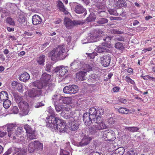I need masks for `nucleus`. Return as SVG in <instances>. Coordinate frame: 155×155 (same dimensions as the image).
Returning a JSON list of instances; mask_svg holds the SVG:
<instances>
[{
    "label": "nucleus",
    "instance_id": "a19ab883",
    "mask_svg": "<svg viewBox=\"0 0 155 155\" xmlns=\"http://www.w3.org/2000/svg\"><path fill=\"white\" fill-rule=\"evenodd\" d=\"M96 18V15L94 14H91L89 17L87 18L86 20L87 22L93 21Z\"/></svg>",
    "mask_w": 155,
    "mask_h": 155
},
{
    "label": "nucleus",
    "instance_id": "e2e57ef3",
    "mask_svg": "<svg viewBox=\"0 0 155 155\" xmlns=\"http://www.w3.org/2000/svg\"><path fill=\"white\" fill-rule=\"evenodd\" d=\"M33 34L32 32L25 31L23 34V36L24 37H26V36H31Z\"/></svg>",
    "mask_w": 155,
    "mask_h": 155
},
{
    "label": "nucleus",
    "instance_id": "39448f33",
    "mask_svg": "<svg viewBox=\"0 0 155 155\" xmlns=\"http://www.w3.org/2000/svg\"><path fill=\"white\" fill-rule=\"evenodd\" d=\"M55 116L50 115L47 117L46 119L47 125L49 127L52 126V125H58L61 122V120L58 117H55Z\"/></svg>",
    "mask_w": 155,
    "mask_h": 155
},
{
    "label": "nucleus",
    "instance_id": "79ce46f5",
    "mask_svg": "<svg viewBox=\"0 0 155 155\" xmlns=\"http://www.w3.org/2000/svg\"><path fill=\"white\" fill-rule=\"evenodd\" d=\"M127 153L129 155H137L138 152L136 149L131 148L128 151Z\"/></svg>",
    "mask_w": 155,
    "mask_h": 155
},
{
    "label": "nucleus",
    "instance_id": "b1692460",
    "mask_svg": "<svg viewBox=\"0 0 155 155\" xmlns=\"http://www.w3.org/2000/svg\"><path fill=\"white\" fill-rule=\"evenodd\" d=\"M30 75L27 72H25L21 74L19 77V78L20 81L25 82L30 78Z\"/></svg>",
    "mask_w": 155,
    "mask_h": 155
},
{
    "label": "nucleus",
    "instance_id": "f257e3e1",
    "mask_svg": "<svg viewBox=\"0 0 155 155\" xmlns=\"http://www.w3.org/2000/svg\"><path fill=\"white\" fill-rule=\"evenodd\" d=\"M64 47L63 45H59L50 52L49 55L51 60L56 61L65 58V48Z\"/></svg>",
    "mask_w": 155,
    "mask_h": 155
},
{
    "label": "nucleus",
    "instance_id": "423d86ee",
    "mask_svg": "<svg viewBox=\"0 0 155 155\" xmlns=\"http://www.w3.org/2000/svg\"><path fill=\"white\" fill-rule=\"evenodd\" d=\"M86 68L83 69L85 71H81L76 74V78L79 81H83L85 80L86 72L90 71L92 70L91 67L89 65L85 64Z\"/></svg>",
    "mask_w": 155,
    "mask_h": 155
},
{
    "label": "nucleus",
    "instance_id": "2eb2a0df",
    "mask_svg": "<svg viewBox=\"0 0 155 155\" xmlns=\"http://www.w3.org/2000/svg\"><path fill=\"white\" fill-rule=\"evenodd\" d=\"M83 120L85 124L88 126L91 124L93 119L89 114L87 112L84 114Z\"/></svg>",
    "mask_w": 155,
    "mask_h": 155
},
{
    "label": "nucleus",
    "instance_id": "c85d7f7f",
    "mask_svg": "<svg viewBox=\"0 0 155 155\" xmlns=\"http://www.w3.org/2000/svg\"><path fill=\"white\" fill-rule=\"evenodd\" d=\"M104 110L102 109H100L97 110L96 122H97L99 120H100V121H102L100 116L104 114Z\"/></svg>",
    "mask_w": 155,
    "mask_h": 155
},
{
    "label": "nucleus",
    "instance_id": "7c9ffc66",
    "mask_svg": "<svg viewBox=\"0 0 155 155\" xmlns=\"http://www.w3.org/2000/svg\"><path fill=\"white\" fill-rule=\"evenodd\" d=\"M28 150L30 153H32L35 152V141L30 143L28 148Z\"/></svg>",
    "mask_w": 155,
    "mask_h": 155
},
{
    "label": "nucleus",
    "instance_id": "052dcab7",
    "mask_svg": "<svg viewBox=\"0 0 155 155\" xmlns=\"http://www.w3.org/2000/svg\"><path fill=\"white\" fill-rule=\"evenodd\" d=\"M18 91H21L22 89V86L21 84L18 83L15 87Z\"/></svg>",
    "mask_w": 155,
    "mask_h": 155
},
{
    "label": "nucleus",
    "instance_id": "bb28decb",
    "mask_svg": "<svg viewBox=\"0 0 155 155\" xmlns=\"http://www.w3.org/2000/svg\"><path fill=\"white\" fill-rule=\"evenodd\" d=\"M35 151L42 150L43 148V146L42 143L38 141H35Z\"/></svg>",
    "mask_w": 155,
    "mask_h": 155
},
{
    "label": "nucleus",
    "instance_id": "49530a36",
    "mask_svg": "<svg viewBox=\"0 0 155 155\" xmlns=\"http://www.w3.org/2000/svg\"><path fill=\"white\" fill-rule=\"evenodd\" d=\"M115 4L117 7L120 8L124 5V2L123 0H118Z\"/></svg>",
    "mask_w": 155,
    "mask_h": 155
},
{
    "label": "nucleus",
    "instance_id": "2f4dec72",
    "mask_svg": "<svg viewBox=\"0 0 155 155\" xmlns=\"http://www.w3.org/2000/svg\"><path fill=\"white\" fill-rule=\"evenodd\" d=\"M45 60V55L43 54H41L38 58L37 61L39 64L43 65Z\"/></svg>",
    "mask_w": 155,
    "mask_h": 155
},
{
    "label": "nucleus",
    "instance_id": "cd10ccee",
    "mask_svg": "<svg viewBox=\"0 0 155 155\" xmlns=\"http://www.w3.org/2000/svg\"><path fill=\"white\" fill-rule=\"evenodd\" d=\"M8 98V94L7 92L3 91L0 93V100L1 101H4Z\"/></svg>",
    "mask_w": 155,
    "mask_h": 155
},
{
    "label": "nucleus",
    "instance_id": "4468645a",
    "mask_svg": "<svg viewBox=\"0 0 155 155\" xmlns=\"http://www.w3.org/2000/svg\"><path fill=\"white\" fill-rule=\"evenodd\" d=\"M69 129L72 131H75L79 128V124L76 120L72 118L69 122Z\"/></svg>",
    "mask_w": 155,
    "mask_h": 155
},
{
    "label": "nucleus",
    "instance_id": "37998d69",
    "mask_svg": "<svg viewBox=\"0 0 155 155\" xmlns=\"http://www.w3.org/2000/svg\"><path fill=\"white\" fill-rule=\"evenodd\" d=\"M125 80L128 83H130L133 85L135 84L134 81L132 80L131 78H130L128 76H126L125 77Z\"/></svg>",
    "mask_w": 155,
    "mask_h": 155
},
{
    "label": "nucleus",
    "instance_id": "6e6552de",
    "mask_svg": "<svg viewBox=\"0 0 155 155\" xmlns=\"http://www.w3.org/2000/svg\"><path fill=\"white\" fill-rule=\"evenodd\" d=\"M68 67L60 66L56 68V72L59 77H62L68 72Z\"/></svg>",
    "mask_w": 155,
    "mask_h": 155
},
{
    "label": "nucleus",
    "instance_id": "473e14b6",
    "mask_svg": "<svg viewBox=\"0 0 155 155\" xmlns=\"http://www.w3.org/2000/svg\"><path fill=\"white\" fill-rule=\"evenodd\" d=\"M62 115L63 116L64 118L66 119H68L71 118V120L72 118H74L71 115H72V113L68 111H66V112H62L61 113Z\"/></svg>",
    "mask_w": 155,
    "mask_h": 155
},
{
    "label": "nucleus",
    "instance_id": "a18cd8bd",
    "mask_svg": "<svg viewBox=\"0 0 155 155\" xmlns=\"http://www.w3.org/2000/svg\"><path fill=\"white\" fill-rule=\"evenodd\" d=\"M6 21L7 23H8L10 25H15L14 21L10 17H8L6 18Z\"/></svg>",
    "mask_w": 155,
    "mask_h": 155
},
{
    "label": "nucleus",
    "instance_id": "3c124183",
    "mask_svg": "<svg viewBox=\"0 0 155 155\" xmlns=\"http://www.w3.org/2000/svg\"><path fill=\"white\" fill-rule=\"evenodd\" d=\"M68 98L67 97H62L60 99V100L61 101L62 103L64 104H68Z\"/></svg>",
    "mask_w": 155,
    "mask_h": 155
},
{
    "label": "nucleus",
    "instance_id": "a211bd4d",
    "mask_svg": "<svg viewBox=\"0 0 155 155\" xmlns=\"http://www.w3.org/2000/svg\"><path fill=\"white\" fill-rule=\"evenodd\" d=\"M32 24L34 25L40 24L42 21L41 18L37 15H35L32 16Z\"/></svg>",
    "mask_w": 155,
    "mask_h": 155
},
{
    "label": "nucleus",
    "instance_id": "6e6d98bb",
    "mask_svg": "<svg viewBox=\"0 0 155 155\" xmlns=\"http://www.w3.org/2000/svg\"><path fill=\"white\" fill-rule=\"evenodd\" d=\"M12 111L14 114H17L18 112V109L17 106H14L12 109Z\"/></svg>",
    "mask_w": 155,
    "mask_h": 155
},
{
    "label": "nucleus",
    "instance_id": "4d7b16f0",
    "mask_svg": "<svg viewBox=\"0 0 155 155\" xmlns=\"http://www.w3.org/2000/svg\"><path fill=\"white\" fill-rule=\"evenodd\" d=\"M55 108L56 111L57 112L61 111L63 109L62 107L59 105H56L55 106Z\"/></svg>",
    "mask_w": 155,
    "mask_h": 155
},
{
    "label": "nucleus",
    "instance_id": "8fccbe9b",
    "mask_svg": "<svg viewBox=\"0 0 155 155\" xmlns=\"http://www.w3.org/2000/svg\"><path fill=\"white\" fill-rule=\"evenodd\" d=\"M58 6L61 11L63 10V9L65 8L63 3L61 2L60 1H59L58 2Z\"/></svg>",
    "mask_w": 155,
    "mask_h": 155
},
{
    "label": "nucleus",
    "instance_id": "9d476101",
    "mask_svg": "<svg viewBox=\"0 0 155 155\" xmlns=\"http://www.w3.org/2000/svg\"><path fill=\"white\" fill-rule=\"evenodd\" d=\"M103 33L101 31H94L91 33L90 39L92 42H96L97 41V38L101 36V34Z\"/></svg>",
    "mask_w": 155,
    "mask_h": 155
},
{
    "label": "nucleus",
    "instance_id": "09e8293b",
    "mask_svg": "<svg viewBox=\"0 0 155 155\" xmlns=\"http://www.w3.org/2000/svg\"><path fill=\"white\" fill-rule=\"evenodd\" d=\"M106 50L104 47L101 46H98L97 48V51L98 53H101L105 51Z\"/></svg>",
    "mask_w": 155,
    "mask_h": 155
},
{
    "label": "nucleus",
    "instance_id": "338daca9",
    "mask_svg": "<svg viewBox=\"0 0 155 155\" xmlns=\"http://www.w3.org/2000/svg\"><path fill=\"white\" fill-rule=\"evenodd\" d=\"M120 88L119 87H114L113 88V91L114 92H118Z\"/></svg>",
    "mask_w": 155,
    "mask_h": 155
},
{
    "label": "nucleus",
    "instance_id": "9b49d317",
    "mask_svg": "<svg viewBox=\"0 0 155 155\" xmlns=\"http://www.w3.org/2000/svg\"><path fill=\"white\" fill-rule=\"evenodd\" d=\"M18 106L24 114H27L29 110V105L27 102L24 101L22 102H21L20 104H18Z\"/></svg>",
    "mask_w": 155,
    "mask_h": 155
},
{
    "label": "nucleus",
    "instance_id": "4c0bfd02",
    "mask_svg": "<svg viewBox=\"0 0 155 155\" xmlns=\"http://www.w3.org/2000/svg\"><path fill=\"white\" fill-rule=\"evenodd\" d=\"M117 118L115 117H111L108 119L107 123L110 125H113L116 122Z\"/></svg>",
    "mask_w": 155,
    "mask_h": 155
},
{
    "label": "nucleus",
    "instance_id": "864d4df0",
    "mask_svg": "<svg viewBox=\"0 0 155 155\" xmlns=\"http://www.w3.org/2000/svg\"><path fill=\"white\" fill-rule=\"evenodd\" d=\"M60 155H69V153L65 150H61Z\"/></svg>",
    "mask_w": 155,
    "mask_h": 155
},
{
    "label": "nucleus",
    "instance_id": "6ab92c4d",
    "mask_svg": "<svg viewBox=\"0 0 155 155\" xmlns=\"http://www.w3.org/2000/svg\"><path fill=\"white\" fill-rule=\"evenodd\" d=\"M92 138L91 137L84 136L79 143V144L81 146H84L89 143Z\"/></svg>",
    "mask_w": 155,
    "mask_h": 155
},
{
    "label": "nucleus",
    "instance_id": "0eeeda50",
    "mask_svg": "<svg viewBox=\"0 0 155 155\" xmlns=\"http://www.w3.org/2000/svg\"><path fill=\"white\" fill-rule=\"evenodd\" d=\"M78 86L75 85L66 86L63 89L64 92L66 94H75L78 92Z\"/></svg>",
    "mask_w": 155,
    "mask_h": 155
},
{
    "label": "nucleus",
    "instance_id": "603ef678",
    "mask_svg": "<svg viewBox=\"0 0 155 155\" xmlns=\"http://www.w3.org/2000/svg\"><path fill=\"white\" fill-rule=\"evenodd\" d=\"M115 41H124V37H123L122 36H117L115 38Z\"/></svg>",
    "mask_w": 155,
    "mask_h": 155
},
{
    "label": "nucleus",
    "instance_id": "5fc2aeb1",
    "mask_svg": "<svg viewBox=\"0 0 155 155\" xmlns=\"http://www.w3.org/2000/svg\"><path fill=\"white\" fill-rule=\"evenodd\" d=\"M112 32L115 34H121L122 33L121 31H119V30L116 29L112 30Z\"/></svg>",
    "mask_w": 155,
    "mask_h": 155
},
{
    "label": "nucleus",
    "instance_id": "20e7f679",
    "mask_svg": "<svg viewBox=\"0 0 155 155\" xmlns=\"http://www.w3.org/2000/svg\"><path fill=\"white\" fill-rule=\"evenodd\" d=\"M64 24L67 28L71 29L75 26L82 25L83 23L79 20H75L73 21L69 18L65 17L64 19Z\"/></svg>",
    "mask_w": 155,
    "mask_h": 155
},
{
    "label": "nucleus",
    "instance_id": "69168bd1",
    "mask_svg": "<svg viewBox=\"0 0 155 155\" xmlns=\"http://www.w3.org/2000/svg\"><path fill=\"white\" fill-rule=\"evenodd\" d=\"M51 67V64H46V67L45 69L46 71L48 72L50 71Z\"/></svg>",
    "mask_w": 155,
    "mask_h": 155
},
{
    "label": "nucleus",
    "instance_id": "680f3d73",
    "mask_svg": "<svg viewBox=\"0 0 155 155\" xmlns=\"http://www.w3.org/2000/svg\"><path fill=\"white\" fill-rule=\"evenodd\" d=\"M44 105V104L42 103L41 102H38L35 105V108H38Z\"/></svg>",
    "mask_w": 155,
    "mask_h": 155
},
{
    "label": "nucleus",
    "instance_id": "774afa93",
    "mask_svg": "<svg viewBox=\"0 0 155 155\" xmlns=\"http://www.w3.org/2000/svg\"><path fill=\"white\" fill-rule=\"evenodd\" d=\"M120 102L124 104H126L127 102V100L126 99L124 98H120L119 100Z\"/></svg>",
    "mask_w": 155,
    "mask_h": 155
},
{
    "label": "nucleus",
    "instance_id": "5701e85b",
    "mask_svg": "<svg viewBox=\"0 0 155 155\" xmlns=\"http://www.w3.org/2000/svg\"><path fill=\"white\" fill-rule=\"evenodd\" d=\"M41 80H37L35 81L32 83V85L35 87H37L38 89H41L44 86H46Z\"/></svg>",
    "mask_w": 155,
    "mask_h": 155
},
{
    "label": "nucleus",
    "instance_id": "c756f323",
    "mask_svg": "<svg viewBox=\"0 0 155 155\" xmlns=\"http://www.w3.org/2000/svg\"><path fill=\"white\" fill-rule=\"evenodd\" d=\"M14 96L16 102L19 104H20L21 102H22L24 101H22L23 98L22 97L19 95L18 94L14 93Z\"/></svg>",
    "mask_w": 155,
    "mask_h": 155
},
{
    "label": "nucleus",
    "instance_id": "4be33fe9",
    "mask_svg": "<svg viewBox=\"0 0 155 155\" xmlns=\"http://www.w3.org/2000/svg\"><path fill=\"white\" fill-rule=\"evenodd\" d=\"M51 75L46 73H44L42 75L41 81L45 83V84L47 85L48 82L50 80Z\"/></svg>",
    "mask_w": 155,
    "mask_h": 155
},
{
    "label": "nucleus",
    "instance_id": "e433bc0d",
    "mask_svg": "<svg viewBox=\"0 0 155 155\" xmlns=\"http://www.w3.org/2000/svg\"><path fill=\"white\" fill-rule=\"evenodd\" d=\"M24 127L26 130V133L28 134L31 133L35 130L31 128V126L27 124L24 125Z\"/></svg>",
    "mask_w": 155,
    "mask_h": 155
},
{
    "label": "nucleus",
    "instance_id": "c9c22d12",
    "mask_svg": "<svg viewBox=\"0 0 155 155\" xmlns=\"http://www.w3.org/2000/svg\"><path fill=\"white\" fill-rule=\"evenodd\" d=\"M25 17L23 15H20L18 19V21L21 25V26L22 25H25Z\"/></svg>",
    "mask_w": 155,
    "mask_h": 155
},
{
    "label": "nucleus",
    "instance_id": "f03ea898",
    "mask_svg": "<svg viewBox=\"0 0 155 155\" xmlns=\"http://www.w3.org/2000/svg\"><path fill=\"white\" fill-rule=\"evenodd\" d=\"M95 124L90 127L89 129V132L91 134H94L99 130L107 128V126L102 121H100L99 120L97 122H94Z\"/></svg>",
    "mask_w": 155,
    "mask_h": 155
},
{
    "label": "nucleus",
    "instance_id": "a878e982",
    "mask_svg": "<svg viewBox=\"0 0 155 155\" xmlns=\"http://www.w3.org/2000/svg\"><path fill=\"white\" fill-rule=\"evenodd\" d=\"M118 111L122 114H127L131 113V111L129 109L123 107H120L118 109Z\"/></svg>",
    "mask_w": 155,
    "mask_h": 155
},
{
    "label": "nucleus",
    "instance_id": "aec40b11",
    "mask_svg": "<svg viewBox=\"0 0 155 155\" xmlns=\"http://www.w3.org/2000/svg\"><path fill=\"white\" fill-rule=\"evenodd\" d=\"M91 117L93 119V121L94 122H96V118L97 114V110L94 107H91L90 108L89 110V112L88 113Z\"/></svg>",
    "mask_w": 155,
    "mask_h": 155
},
{
    "label": "nucleus",
    "instance_id": "f3484780",
    "mask_svg": "<svg viewBox=\"0 0 155 155\" xmlns=\"http://www.w3.org/2000/svg\"><path fill=\"white\" fill-rule=\"evenodd\" d=\"M24 131L23 130V128L22 127H18L17 130L15 131V136H14V135H12V137L13 138V140L16 139H18L19 140L18 138L16 137H21V134H22Z\"/></svg>",
    "mask_w": 155,
    "mask_h": 155
},
{
    "label": "nucleus",
    "instance_id": "f704fd0d",
    "mask_svg": "<svg viewBox=\"0 0 155 155\" xmlns=\"http://www.w3.org/2000/svg\"><path fill=\"white\" fill-rule=\"evenodd\" d=\"M114 47L115 48L119 50L123 51L124 48L123 44L120 42L116 43Z\"/></svg>",
    "mask_w": 155,
    "mask_h": 155
},
{
    "label": "nucleus",
    "instance_id": "7ed1b4c3",
    "mask_svg": "<svg viewBox=\"0 0 155 155\" xmlns=\"http://www.w3.org/2000/svg\"><path fill=\"white\" fill-rule=\"evenodd\" d=\"M102 138L104 141L112 142L115 140L116 137L114 132L109 129L104 131Z\"/></svg>",
    "mask_w": 155,
    "mask_h": 155
},
{
    "label": "nucleus",
    "instance_id": "72a5a7b5",
    "mask_svg": "<svg viewBox=\"0 0 155 155\" xmlns=\"http://www.w3.org/2000/svg\"><path fill=\"white\" fill-rule=\"evenodd\" d=\"M11 101L8 99L4 101L3 106L5 109H8L11 105Z\"/></svg>",
    "mask_w": 155,
    "mask_h": 155
},
{
    "label": "nucleus",
    "instance_id": "f8f14e48",
    "mask_svg": "<svg viewBox=\"0 0 155 155\" xmlns=\"http://www.w3.org/2000/svg\"><path fill=\"white\" fill-rule=\"evenodd\" d=\"M111 60V58L109 55H104L101 58V63L102 66L107 67L109 65Z\"/></svg>",
    "mask_w": 155,
    "mask_h": 155
},
{
    "label": "nucleus",
    "instance_id": "412c9836",
    "mask_svg": "<svg viewBox=\"0 0 155 155\" xmlns=\"http://www.w3.org/2000/svg\"><path fill=\"white\" fill-rule=\"evenodd\" d=\"M85 11L86 9L80 4H78L75 7L74 12L77 14H81L85 12Z\"/></svg>",
    "mask_w": 155,
    "mask_h": 155
},
{
    "label": "nucleus",
    "instance_id": "1a4fd4ad",
    "mask_svg": "<svg viewBox=\"0 0 155 155\" xmlns=\"http://www.w3.org/2000/svg\"><path fill=\"white\" fill-rule=\"evenodd\" d=\"M41 94V91L35 88H32L28 91V96L29 97L32 98L39 97Z\"/></svg>",
    "mask_w": 155,
    "mask_h": 155
},
{
    "label": "nucleus",
    "instance_id": "c03bdc74",
    "mask_svg": "<svg viewBox=\"0 0 155 155\" xmlns=\"http://www.w3.org/2000/svg\"><path fill=\"white\" fill-rule=\"evenodd\" d=\"M97 22L100 24H103L108 22V20L105 18H102L99 19L97 21Z\"/></svg>",
    "mask_w": 155,
    "mask_h": 155
},
{
    "label": "nucleus",
    "instance_id": "0e129e2a",
    "mask_svg": "<svg viewBox=\"0 0 155 155\" xmlns=\"http://www.w3.org/2000/svg\"><path fill=\"white\" fill-rule=\"evenodd\" d=\"M147 80L152 81L155 82V78L153 77H151L150 75H147Z\"/></svg>",
    "mask_w": 155,
    "mask_h": 155
},
{
    "label": "nucleus",
    "instance_id": "ea45409f",
    "mask_svg": "<svg viewBox=\"0 0 155 155\" xmlns=\"http://www.w3.org/2000/svg\"><path fill=\"white\" fill-rule=\"evenodd\" d=\"M28 138L31 140L36 138V136L35 135V130L31 133H28Z\"/></svg>",
    "mask_w": 155,
    "mask_h": 155
},
{
    "label": "nucleus",
    "instance_id": "de8ad7c7",
    "mask_svg": "<svg viewBox=\"0 0 155 155\" xmlns=\"http://www.w3.org/2000/svg\"><path fill=\"white\" fill-rule=\"evenodd\" d=\"M81 65V63H79L78 64H77V63L76 62L74 61L73 62H72L71 64V66H74V68L75 69H77V68H79V69H81L82 68H81L80 67H79V65Z\"/></svg>",
    "mask_w": 155,
    "mask_h": 155
},
{
    "label": "nucleus",
    "instance_id": "13d9d810",
    "mask_svg": "<svg viewBox=\"0 0 155 155\" xmlns=\"http://www.w3.org/2000/svg\"><path fill=\"white\" fill-rule=\"evenodd\" d=\"M48 112L51 115H53V116H55L54 114V111L51 108L49 107V108L48 109Z\"/></svg>",
    "mask_w": 155,
    "mask_h": 155
},
{
    "label": "nucleus",
    "instance_id": "393cba45",
    "mask_svg": "<svg viewBox=\"0 0 155 155\" xmlns=\"http://www.w3.org/2000/svg\"><path fill=\"white\" fill-rule=\"evenodd\" d=\"M125 151V149L123 147L117 149L111 155H123Z\"/></svg>",
    "mask_w": 155,
    "mask_h": 155
},
{
    "label": "nucleus",
    "instance_id": "dca6fc26",
    "mask_svg": "<svg viewBox=\"0 0 155 155\" xmlns=\"http://www.w3.org/2000/svg\"><path fill=\"white\" fill-rule=\"evenodd\" d=\"M17 127L16 124H9L5 125V127H6L7 128L8 136L9 137L12 138V135L13 133L14 129H15Z\"/></svg>",
    "mask_w": 155,
    "mask_h": 155
},
{
    "label": "nucleus",
    "instance_id": "58836bf2",
    "mask_svg": "<svg viewBox=\"0 0 155 155\" xmlns=\"http://www.w3.org/2000/svg\"><path fill=\"white\" fill-rule=\"evenodd\" d=\"M125 129L131 132H135L138 131L139 128L138 127H127L125 128Z\"/></svg>",
    "mask_w": 155,
    "mask_h": 155
},
{
    "label": "nucleus",
    "instance_id": "bf43d9fd",
    "mask_svg": "<svg viewBox=\"0 0 155 155\" xmlns=\"http://www.w3.org/2000/svg\"><path fill=\"white\" fill-rule=\"evenodd\" d=\"M112 38L111 36H108L106 37L104 39V40L107 42H110Z\"/></svg>",
    "mask_w": 155,
    "mask_h": 155
},
{
    "label": "nucleus",
    "instance_id": "ddd939ff",
    "mask_svg": "<svg viewBox=\"0 0 155 155\" xmlns=\"http://www.w3.org/2000/svg\"><path fill=\"white\" fill-rule=\"evenodd\" d=\"M56 128L58 130L59 129V130L61 132H65L67 131L68 129V126L65 122L63 120H61V122L59 123L58 125H57Z\"/></svg>",
    "mask_w": 155,
    "mask_h": 155
}]
</instances>
